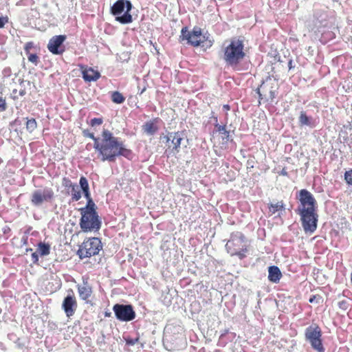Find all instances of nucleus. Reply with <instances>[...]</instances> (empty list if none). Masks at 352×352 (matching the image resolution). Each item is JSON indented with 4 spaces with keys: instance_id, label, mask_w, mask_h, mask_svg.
Wrapping results in <instances>:
<instances>
[{
    "instance_id": "2eb2a0df",
    "label": "nucleus",
    "mask_w": 352,
    "mask_h": 352,
    "mask_svg": "<svg viewBox=\"0 0 352 352\" xmlns=\"http://www.w3.org/2000/svg\"><path fill=\"white\" fill-rule=\"evenodd\" d=\"M66 38L65 35H57L52 37L47 44L48 50L55 55L62 54L65 50L63 43Z\"/></svg>"
},
{
    "instance_id": "f704fd0d",
    "label": "nucleus",
    "mask_w": 352,
    "mask_h": 352,
    "mask_svg": "<svg viewBox=\"0 0 352 352\" xmlns=\"http://www.w3.org/2000/svg\"><path fill=\"white\" fill-rule=\"evenodd\" d=\"M138 340H139L138 338L127 339V340H126V342L129 345H134L135 343L138 342Z\"/></svg>"
},
{
    "instance_id": "58836bf2",
    "label": "nucleus",
    "mask_w": 352,
    "mask_h": 352,
    "mask_svg": "<svg viewBox=\"0 0 352 352\" xmlns=\"http://www.w3.org/2000/svg\"><path fill=\"white\" fill-rule=\"evenodd\" d=\"M223 109L225 111H229V110L230 109V105H229V104H224V105L223 106Z\"/></svg>"
},
{
    "instance_id": "5701e85b",
    "label": "nucleus",
    "mask_w": 352,
    "mask_h": 352,
    "mask_svg": "<svg viewBox=\"0 0 352 352\" xmlns=\"http://www.w3.org/2000/svg\"><path fill=\"white\" fill-rule=\"evenodd\" d=\"M37 251L41 256H47L50 252V245L49 244L40 242L38 244Z\"/></svg>"
},
{
    "instance_id": "f257e3e1",
    "label": "nucleus",
    "mask_w": 352,
    "mask_h": 352,
    "mask_svg": "<svg viewBox=\"0 0 352 352\" xmlns=\"http://www.w3.org/2000/svg\"><path fill=\"white\" fill-rule=\"evenodd\" d=\"M82 135L94 140V148L102 162H113L118 157L123 156L129 159L132 156V151L127 148L124 142L108 129L102 130L101 137H96L94 132L88 129L83 130Z\"/></svg>"
},
{
    "instance_id": "473e14b6",
    "label": "nucleus",
    "mask_w": 352,
    "mask_h": 352,
    "mask_svg": "<svg viewBox=\"0 0 352 352\" xmlns=\"http://www.w3.org/2000/svg\"><path fill=\"white\" fill-rule=\"evenodd\" d=\"M7 105L6 100L2 97H0V111H3L6 109Z\"/></svg>"
},
{
    "instance_id": "ddd939ff",
    "label": "nucleus",
    "mask_w": 352,
    "mask_h": 352,
    "mask_svg": "<svg viewBox=\"0 0 352 352\" xmlns=\"http://www.w3.org/2000/svg\"><path fill=\"white\" fill-rule=\"evenodd\" d=\"M183 131L169 132L166 135L163 136V139L166 140L168 148H171V145L169 144V142H171L172 148L171 151L173 154H177L180 151L181 143L184 139Z\"/></svg>"
},
{
    "instance_id": "0eeeda50",
    "label": "nucleus",
    "mask_w": 352,
    "mask_h": 352,
    "mask_svg": "<svg viewBox=\"0 0 352 352\" xmlns=\"http://www.w3.org/2000/svg\"><path fill=\"white\" fill-rule=\"evenodd\" d=\"M305 337L314 350L318 352H324L322 340V330L317 324H311L305 329Z\"/></svg>"
},
{
    "instance_id": "1a4fd4ad",
    "label": "nucleus",
    "mask_w": 352,
    "mask_h": 352,
    "mask_svg": "<svg viewBox=\"0 0 352 352\" xmlns=\"http://www.w3.org/2000/svg\"><path fill=\"white\" fill-rule=\"evenodd\" d=\"M80 227L84 232L98 231L101 223L97 212H80Z\"/></svg>"
},
{
    "instance_id": "dca6fc26",
    "label": "nucleus",
    "mask_w": 352,
    "mask_h": 352,
    "mask_svg": "<svg viewBox=\"0 0 352 352\" xmlns=\"http://www.w3.org/2000/svg\"><path fill=\"white\" fill-rule=\"evenodd\" d=\"M72 293H73L72 292ZM62 307L67 317L72 316L77 308V301L74 294L67 295L63 300Z\"/></svg>"
},
{
    "instance_id": "a19ab883",
    "label": "nucleus",
    "mask_w": 352,
    "mask_h": 352,
    "mask_svg": "<svg viewBox=\"0 0 352 352\" xmlns=\"http://www.w3.org/2000/svg\"><path fill=\"white\" fill-rule=\"evenodd\" d=\"M25 94V91L24 89H22L19 91V95L23 96Z\"/></svg>"
},
{
    "instance_id": "cd10ccee",
    "label": "nucleus",
    "mask_w": 352,
    "mask_h": 352,
    "mask_svg": "<svg viewBox=\"0 0 352 352\" xmlns=\"http://www.w3.org/2000/svg\"><path fill=\"white\" fill-rule=\"evenodd\" d=\"M62 184L67 190H69L72 186L75 185L76 184L72 183V182L68 177H63Z\"/></svg>"
},
{
    "instance_id": "7c9ffc66",
    "label": "nucleus",
    "mask_w": 352,
    "mask_h": 352,
    "mask_svg": "<svg viewBox=\"0 0 352 352\" xmlns=\"http://www.w3.org/2000/svg\"><path fill=\"white\" fill-rule=\"evenodd\" d=\"M215 126L219 132L222 133L223 134H226V138H229L230 133L226 130V126L225 125L216 124Z\"/></svg>"
},
{
    "instance_id": "bb28decb",
    "label": "nucleus",
    "mask_w": 352,
    "mask_h": 352,
    "mask_svg": "<svg viewBox=\"0 0 352 352\" xmlns=\"http://www.w3.org/2000/svg\"><path fill=\"white\" fill-rule=\"evenodd\" d=\"M344 177L346 183L349 186H352V169L346 170L344 173Z\"/></svg>"
},
{
    "instance_id": "f3484780",
    "label": "nucleus",
    "mask_w": 352,
    "mask_h": 352,
    "mask_svg": "<svg viewBox=\"0 0 352 352\" xmlns=\"http://www.w3.org/2000/svg\"><path fill=\"white\" fill-rule=\"evenodd\" d=\"M82 78L86 82L96 81L100 77L99 72L84 65H79Z\"/></svg>"
},
{
    "instance_id": "f03ea898",
    "label": "nucleus",
    "mask_w": 352,
    "mask_h": 352,
    "mask_svg": "<svg viewBox=\"0 0 352 352\" xmlns=\"http://www.w3.org/2000/svg\"><path fill=\"white\" fill-rule=\"evenodd\" d=\"M300 204L297 212L300 216V221L306 233H313L317 228L318 215V204L314 195L307 190L302 189L297 197Z\"/></svg>"
},
{
    "instance_id": "c756f323",
    "label": "nucleus",
    "mask_w": 352,
    "mask_h": 352,
    "mask_svg": "<svg viewBox=\"0 0 352 352\" xmlns=\"http://www.w3.org/2000/svg\"><path fill=\"white\" fill-rule=\"evenodd\" d=\"M28 59L30 62L34 63L35 65H36L39 61V58L36 54H31L29 53V54H27Z\"/></svg>"
},
{
    "instance_id": "37998d69",
    "label": "nucleus",
    "mask_w": 352,
    "mask_h": 352,
    "mask_svg": "<svg viewBox=\"0 0 352 352\" xmlns=\"http://www.w3.org/2000/svg\"><path fill=\"white\" fill-rule=\"evenodd\" d=\"M145 91H146V87H144V88L142 89V91H141V92H140V94H142Z\"/></svg>"
},
{
    "instance_id": "4c0bfd02",
    "label": "nucleus",
    "mask_w": 352,
    "mask_h": 352,
    "mask_svg": "<svg viewBox=\"0 0 352 352\" xmlns=\"http://www.w3.org/2000/svg\"><path fill=\"white\" fill-rule=\"evenodd\" d=\"M346 304V302L345 300H342V301L339 302V307L340 308L345 309Z\"/></svg>"
},
{
    "instance_id": "c9c22d12",
    "label": "nucleus",
    "mask_w": 352,
    "mask_h": 352,
    "mask_svg": "<svg viewBox=\"0 0 352 352\" xmlns=\"http://www.w3.org/2000/svg\"><path fill=\"white\" fill-rule=\"evenodd\" d=\"M32 259L34 263H37L38 261V255L37 252H33L32 254Z\"/></svg>"
},
{
    "instance_id": "aec40b11",
    "label": "nucleus",
    "mask_w": 352,
    "mask_h": 352,
    "mask_svg": "<svg viewBox=\"0 0 352 352\" xmlns=\"http://www.w3.org/2000/svg\"><path fill=\"white\" fill-rule=\"evenodd\" d=\"M159 120V118H155L151 121L146 122L143 126L144 131L149 135H153L156 133L158 130L156 123H157Z\"/></svg>"
},
{
    "instance_id": "7ed1b4c3",
    "label": "nucleus",
    "mask_w": 352,
    "mask_h": 352,
    "mask_svg": "<svg viewBox=\"0 0 352 352\" xmlns=\"http://www.w3.org/2000/svg\"><path fill=\"white\" fill-rule=\"evenodd\" d=\"M223 58L227 65L236 69L246 56L244 41L239 38H232L223 48Z\"/></svg>"
},
{
    "instance_id": "4be33fe9",
    "label": "nucleus",
    "mask_w": 352,
    "mask_h": 352,
    "mask_svg": "<svg viewBox=\"0 0 352 352\" xmlns=\"http://www.w3.org/2000/svg\"><path fill=\"white\" fill-rule=\"evenodd\" d=\"M269 212L271 214H275L276 212L285 210V204L283 201H278L275 204H270L268 205Z\"/></svg>"
},
{
    "instance_id": "79ce46f5",
    "label": "nucleus",
    "mask_w": 352,
    "mask_h": 352,
    "mask_svg": "<svg viewBox=\"0 0 352 352\" xmlns=\"http://www.w3.org/2000/svg\"><path fill=\"white\" fill-rule=\"evenodd\" d=\"M314 298H315V296H313V297L310 298L309 302H313L314 300Z\"/></svg>"
},
{
    "instance_id": "72a5a7b5",
    "label": "nucleus",
    "mask_w": 352,
    "mask_h": 352,
    "mask_svg": "<svg viewBox=\"0 0 352 352\" xmlns=\"http://www.w3.org/2000/svg\"><path fill=\"white\" fill-rule=\"evenodd\" d=\"M8 21V18L6 17H0V28H3L6 23Z\"/></svg>"
},
{
    "instance_id": "a878e982",
    "label": "nucleus",
    "mask_w": 352,
    "mask_h": 352,
    "mask_svg": "<svg viewBox=\"0 0 352 352\" xmlns=\"http://www.w3.org/2000/svg\"><path fill=\"white\" fill-rule=\"evenodd\" d=\"M299 124L300 126H309L311 124L310 118L305 111H301L300 113Z\"/></svg>"
},
{
    "instance_id": "a211bd4d",
    "label": "nucleus",
    "mask_w": 352,
    "mask_h": 352,
    "mask_svg": "<svg viewBox=\"0 0 352 352\" xmlns=\"http://www.w3.org/2000/svg\"><path fill=\"white\" fill-rule=\"evenodd\" d=\"M77 289L79 296L82 300H85L86 302H91L90 298L93 291L91 287L87 282H84L82 285H78Z\"/></svg>"
},
{
    "instance_id": "2f4dec72",
    "label": "nucleus",
    "mask_w": 352,
    "mask_h": 352,
    "mask_svg": "<svg viewBox=\"0 0 352 352\" xmlns=\"http://www.w3.org/2000/svg\"><path fill=\"white\" fill-rule=\"evenodd\" d=\"M34 47V43L32 41L28 42L24 46V50L26 54H29L30 50Z\"/></svg>"
},
{
    "instance_id": "39448f33",
    "label": "nucleus",
    "mask_w": 352,
    "mask_h": 352,
    "mask_svg": "<svg viewBox=\"0 0 352 352\" xmlns=\"http://www.w3.org/2000/svg\"><path fill=\"white\" fill-rule=\"evenodd\" d=\"M226 247L232 256L235 255L241 259L243 258L248 251L245 236L241 232L233 234L231 239L227 242Z\"/></svg>"
},
{
    "instance_id": "6e6552de",
    "label": "nucleus",
    "mask_w": 352,
    "mask_h": 352,
    "mask_svg": "<svg viewBox=\"0 0 352 352\" xmlns=\"http://www.w3.org/2000/svg\"><path fill=\"white\" fill-rule=\"evenodd\" d=\"M102 248L99 238H89L82 243L78 250V254L80 258H89L98 254Z\"/></svg>"
},
{
    "instance_id": "393cba45",
    "label": "nucleus",
    "mask_w": 352,
    "mask_h": 352,
    "mask_svg": "<svg viewBox=\"0 0 352 352\" xmlns=\"http://www.w3.org/2000/svg\"><path fill=\"white\" fill-rule=\"evenodd\" d=\"M25 128L30 133H32L37 128V122L34 118L28 119L25 123Z\"/></svg>"
},
{
    "instance_id": "f8f14e48",
    "label": "nucleus",
    "mask_w": 352,
    "mask_h": 352,
    "mask_svg": "<svg viewBox=\"0 0 352 352\" xmlns=\"http://www.w3.org/2000/svg\"><path fill=\"white\" fill-rule=\"evenodd\" d=\"M116 318L120 321L129 322L135 319L136 314L132 305L116 304L113 307Z\"/></svg>"
},
{
    "instance_id": "9b49d317",
    "label": "nucleus",
    "mask_w": 352,
    "mask_h": 352,
    "mask_svg": "<svg viewBox=\"0 0 352 352\" xmlns=\"http://www.w3.org/2000/svg\"><path fill=\"white\" fill-rule=\"evenodd\" d=\"M54 198V192L51 188L36 190L31 195V203L34 206H40L44 202H50Z\"/></svg>"
},
{
    "instance_id": "6ab92c4d",
    "label": "nucleus",
    "mask_w": 352,
    "mask_h": 352,
    "mask_svg": "<svg viewBox=\"0 0 352 352\" xmlns=\"http://www.w3.org/2000/svg\"><path fill=\"white\" fill-rule=\"evenodd\" d=\"M282 277L280 269L277 266H270L268 269V279L272 283H277Z\"/></svg>"
},
{
    "instance_id": "c03bdc74",
    "label": "nucleus",
    "mask_w": 352,
    "mask_h": 352,
    "mask_svg": "<svg viewBox=\"0 0 352 352\" xmlns=\"http://www.w3.org/2000/svg\"><path fill=\"white\" fill-rule=\"evenodd\" d=\"M223 135H224V136L223 137V139L226 138V140H228L229 138H226V134H223Z\"/></svg>"
},
{
    "instance_id": "423d86ee",
    "label": "nucleus",
    "mask_w": 352,
    "mask_h": 352,
    "mask_svg": "<svg viewBox=\"0 0 352 352\" xmlns=\"http://www.w3.org/2000/svg\"><path fill=\"white\" fill-rule=\"evenodd\" d=\"M131 9L129 1L118 0L111 8V13L117 16L116 20L122 24L132 22V16L129 13Z\"/></svg>"
},
{
    "instance_id": "b1692460",
    "label": "nucleus",
    "mask_w": 352,
    "mask_h": 352,
    "mask_svg": "<svg viewBox=\"0 0 352 352\" xmlns=\"http://www.w3.org/2000/svg\"><path fill=\"white\" fill-rule=\"evenodd\" d=\"M111 98L112 102L116 104H122L125 100L124 96L118 91H115L111 93Z\"/></svg>"
},
{
    "instance_id": "4468645a",
    "label": "nucleus",
    "mask_w": 352,
    "mask_h": 352,
    "mask_svg": "<svg viewBox=\"0 0 352 352\" xmlns=\"http://www.w3.org/2000/svg\"><path fill=\"white\" fill-rule=\"evenodd\" d=\"M79 184L84 194V196L87 199V206L85 208H80L79 210L80 212H96V205L91 197L89 183L87 178L85 177L82 176L80 178Z\"/></svg>"
},
{
    "instance_id": "ea45409f",
    "label": "nucleus",
    "mask_w": 352,
    "mask_h": 352,
    "mask_svg": "<svg viewBox=\"0 0 352 352\" xmlns=\"http://www.w3.org/2000/svg\"><path fill=\"white\" fill-rule=\"evenodd\" d=\"M288 67H289V69H291L293 66H292V60H290L288 63Z\"/></svg>"
},
{
    "instance_id": "c85d7f7f",
    "label": "nucleus",
    "mask_w": 352,
    "mask_h": 352,
    "mask_svg": "<svg viewBox=\"0 0 352 352\" xmlns=\"http://www.w3.org/2000/svg\"><path fill=\"white\" fill-rule=\"evenodd\" d=\"M103 123V119L102 118H94L90 120L89 125L91 127L96 126H100Z\"/></svg>"
},
{
    "instance_id": "e433bc0d",
    "label": "nucleus",
    "mask_w": 352,
    "mask_h": 352,
    "mask_svg": "<svg viewBox=\"0 0 352 352\" xmlns=\"http://www.w3.org/2000/svg\"><path fill=\"white\" fill-rule=\"evenodd\" d=\"M279 175L288 177V172L286 167L283 168V169L278 173Z\"/></svg>"
},
{
    "instance_id": "9d476101",
    "label": "nucleus",
    "mask_w": 352,
    "mask_h": 352,
    "mask_svg": "<svg viewBox=\"0 0 352 352\" xmlns=\"http://www.w3.org/2000/svg\"><path fill=\"white\" fill-rule=\"evenodd\" d=\"M277 90V83L271 78H268L257 88V94L260 100L272 102L276 97Z\"/></svg>"
},
{
    "instance_id": "20e7f679",
    "label": "nucleus",
    "mask_w": 352,
    "mask_h": 352,
    "mask_svg": "<svg viewBox=\"0 0 352 352\" xmlns=\"http://www.w3.org/2000/svg\"><path fill=\"white\" fill-rule=\"evenodd\" d=\"M180 37L182 40H186L188 43L193 47L204 46V43L207 47H211L212 45V42L202 34L201 29L197 26L194 27L191 32L188 30L187 27H184Z\"/></svg>"
},
{
    "instance_id": "412c9836",
    "label": "nucleus",
    "mask_w": 352,
    "mask_h": 352,
    "mask_svg": "<svg viewBox=\"0 0 352 352\" xmlns=\"http://www.w3.org/2000/svg\"><path fill=\"white\" fill-rule=\"evenodd\" d=\"M67 192L70 194L73 201H77L81 198V192L77 184L72 186Z\"/></svg>"
}]
</instances>
